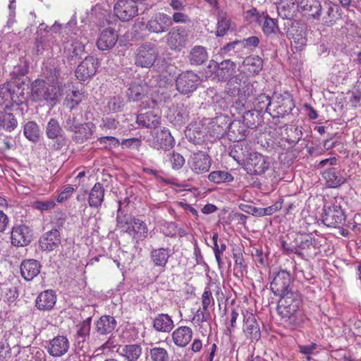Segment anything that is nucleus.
<instances>
[{
    "instance_id": "obj_37",
    "label": "nucleus",
    "mask_w": 361,
    "mask_h": 361,
    "mask_svg": "<svg viewBox=\"0 0 361 361\" xmlns=\"http://www.w3.org/2000/svg\"><path fill=\"white\" fill-rule=\"evenodd\" d=\"M46 135L51 140H64V133L59 121L55 118H51L46 127Z\"/></svg>"
},
{
    "instance_id": "obj_57",
    "label": "nucleus",
    "mask_w": 361,
    "mask_h": 361,
    "mask_svg": "<svg viewBox=\"0 0 361 361\" xmlns=\"http://www.w3.org/2000/svg\"><path fill=\"white\" fill-rule=\"evenodd\" d=\"M161 232L168 237H173L177 235L178 227L173 222H164L160 227Z\"/></svg>"
},
{
    "instance_id": "obj_26",
    "label": "nucleus",
    "mask_w": 361,
    "mask_h": 361,
    "mask_svg": "<svg viewBox=\"0 0 361 361\" xmlns=\"http://www.w3.org/2000/svg\"><path fill=\"white\" fill-rule=\"evenodd\" d=\"M193 332L190 327L182 326L178 327L172 333V340L178 347H185L191 341Z\"/></svg>"
},
{
    "instance_id": "obj_47",
    "label": "nucleus",
    "mask_w": 361,
    "mask_h": 361,
    "mask_svg": "<svg viewBox=\"0 0 361 361\" xmlns=\"http://www.w3.org/2000/svg\"><path fill=\"white\" fill-rule=\"evenodd\" d=\"M322 9L324 11L323 23L327 26L334 25L336 18L334 5L331 2H325Z\"/></svg>"
},
{
    "instance_id": "obj_39",
    "label": "nucleus",
    "mask_w": 361,
    "mask_h": 361,
    "mask_svg": "<svg viewBox=\"0 0 361 361\" xmlns=\"http://www.w3.org/2000/svg\"><path fill=\"white\" fill-rule=\"evenodd\" d=\"M243 66L252 75L258 74L262 69L263 61L257 56H250L244 59Z\"/></svg>"
},
{
    "instance_id": "obj_7",
    "label": "nucleus",
    "mask_w": 361,
    "mask_h": 361,
    "mask_svg": "<svg viewBox=\"0 0 361 361\" xmlns=\"http://www.w3.org/2000/svg\"><path fill=\"white\" fill-rule=\"evenodd\" d=\"M149 90V88L147 83L133 82L128 89L127 96L129 100L133 102L145 99L141 104V106L143 109L154 108L157 105V101L153 98H148Z\"/></svg>"
},
{
    "instance_id": "obj_1",
    "label": "nucleus",
    "mask_w": 361,
    "mask_h": 361,
    "mask_svg": "<svg viewBox=\"0 0 361 361\" xmlns=\"http://www.w3.org/2000/svg\"><path fill=\"white\" fill-rule=\"evenodd\" d=\"M215 71L216 77L220 81H226L230 79L228 85V93L233 96V100L235 108L243 110L248 108L247 98L252 94V88L247 75L240 73L233 77L235 73L236 65L230 59L224 60L220 63L212 62Z\"/></svg>"
},
{
    "instance_id": "obj_31",
    "label": "nucleus",
    "mask_w": 361,
    "mask_h": 361,
    "mask_svg": "<svg viewBox=\"0 0 361 361\" xmlns=\"http://www.w3.org/2000/svg\"><path fill=\"white\" fill-rule=\"evenodd\" d=\"M40 271V265L37 260L28 259L22 262L20 273L26 281H30L38 275Z\"/></svg>"
},
{
    "instance_id": "obj_40",
    "label": "nucleus",
    "mask_w": 361,
    "mask_h": 361,
    "mask_svg": "<svg viewBox=\"0 0 361 361\" xmlns=\"http://www.w3.org/2000/svg\"><path fill=\"white\" fill-rule=\"evenodd\" d=\"M142 347L138 344L124 345L121 348V355L128 361H137L142 355Z\"/></svg>"
},
{
    "instance_id": "obj_34",
    "label": "nucleus",
    "mask_w": 361,
    "mask_h": 361,
    "mask_svg": "<svg viewBox=\"0 0 361 361\" xmlns=\"http://www.w3.org/2000/svg\"><path fill=\"white\" fill-rule=\"evenodd\" d=\"M117 322L114 317L104 315L102 316L96 324L97 331L102 335L111 333L116 328Z\"/></svg>"
},
{
    "instance_id": "obj_9",
    "label": "nucleus",
    "mask_w": 361,
    "mask_h": 361,
    "mask_svg": "<svg viewBox=\"0 0 361 361\" xmlns=\"http://www.w3.org/2000/svg\"><path fill=\"white\" fill-rule=\"evenodd\" d=\"M295 105L290 94H274L272 96V106L269 114L273 118L283 117L289 114Z\"/></svg>"
},
{
    "instance_id": "obj_33",
    "label": "nucleus",
    "mask_w": 361,
    "mask_h": 361,
    "mask_svg": "<svg viewBox=\"0 0 361 361\" xmlns=\"http://www.w3.org/2000/svg\"><path fill=\"white\" fill-rule=\"evenodd\" d=\"M296 10V0H281L277 4L278 15L283 19L292 18Z\"/></svg>"
},
{
    "instance_id": "obj_23",
    "label": "nucleus",
    "mask_w": 361,
    "mask_h": 361,
    "mask_svg": "<svg viewBox=\"0 0 361 361\" xmlns=\"http://www.w3.org/2000/svg\"><path fill=\"white\" fill-rule=\"evenodd\" d=\"M153 110L148 111L145 113H142L137 116V123L139 126L155 130L161 126V116L158 110L152 108Z\"/></svg>"
},
{
    "instance_id": "obj_55",
    "label": "nucleus",
    "mask_w": 361,
    "mask_h": 361,
    "mask_svg": "<svg viewBox=\"0 0 361 361\" xmlns=\"http://www.w3.org/2000/svg\"><path fill=\"white\" fill-rule=\"evenodd\" d=\"M56 206V202L53 199L36 200L32 203V207L41 212L50 211Z\"/></svg>"
},
{
    "instance_id": "obj_38",
    "label": "nucleus",
    "mask_w": 361,
    "mask_h": 361,
    "mask_svg": "<svg viewBox=\"0 0 361 361\" xmlns=\"http://www.w3.org/2000/svg\"><path fill=\"white\" fill-rule=\"evenodd\" d=\"M208 59V53L206 49L202 46L194 47L189 54L190 63L198 66L202 64Z\"/></svg>"
},
{
    "instance_id": "obj_41",
    "label": "nucleus",
    "mask_w": 361,
    "mask_h": 361,
    "mask_svg": "<svg viewBox=\"0 0 361 361\" xmlns=\"http://www.w3.org/2000/svg\"><path fill=\"white\" fill-rule=\"evenodd\" d=\"M288 36L296 50H301L306 45L307 39L302 30L292 29L288 32Z\"/></svg>"
},
{
    "instance_id": "obj_10",
    "label": "nucleus",
    "mask_w": 361,
    "mask_h": 361,
    "mask_svg": "<svg viewBox=\"0 0 361 361\" xmlns=\"http://www.w3.org/2000/svg\"><path fill=\"white\" fill-rule=\"evenodd\" d=\"M187 164L194 173L200 175L209 171L212 159L207 152L198 150L191 153Z\"/></svg>"
},
{
    "instance_id": "obj_25",
    "label": "nucleus",
    "mask_w": 361,
    "mask_h": 361,
    "mask_svg": "<svg viewBox=\"0 0 361 361\" xmlns=\"http://www.w3.org/2000/svg\"><path fill=\"white\" fill-rule=\"evenodd\" d=\"M118 36L116 32L111 28L102 30L97 40V47L101 51L111 49L118 41Z\"/></svg>"
},
{
    "instance_id": "obj_52",
    "label": "nucleus",
    "mask_w": 361,
    "mask_h": 361,
    "mask_svg": "<svg viewBox=\"0 0 361 361\" xmlns=\"http://www.w3.org/2000/svg\"><path fill=\"white\" fill-rule=\"evenodd\" d=\"M82 123L81 121L74 114H71L65 121L64 128L71 132L79 133Z\"/></svg>"
},
{
    "instance_id": "obj_61",
    "label": "nucleus",
    "mask_w": 361,
    "mask_h": 361,
    "mask_svg": "<svg viewBox=\"0 0 361 361\" xmlns=\"http://www.w3.org/2000/svg\"><path fill=\"white\" fill-rule=\"evenodd\" d=\"M13 91H11V85L9 83H4L0 85V97L4 102H12Z\"/></svg>"
},
{
    "instance_id": "obj_30",
    "label": "nucleus",
    "mask_w": 361,
    "mask_h": 361,
    "mask_svg": "<svg viewBox=\"0 0 361 361\" xmlns=\"http://www.w3.org/2000/svg\"><path fill=\"white\" fill-rule=\"evenodd\" d=\"M171 250L169 247L152 248L150 251V258L155 267L164 268L168 263Z\"/></svg>"
},
{
    "instance_id": "obj_28",
    "label": "nucleus",
    "mask_w": 361,
    "mask_h": 361,
    "mask_svg": "<svg viewBox=\"0 0 361 361\" xmlns=\"http://www.w3.org/2000/svg\"><path fill=\"white\" fill-rule=\"evenodd\" d=\"M154 329L158 332L169 333L174 327L173 321L168 314H158L152 322Z\"/></svg>"
},
{
    "instance_id": "obj_17",
    "label": "nucleus",
    "mask_w": 361,
    "mask_h": 361,
    "mask_svg": "<svg viewBox=\"0 0 361 361\" xmlns=\"http://www.w3.org/2000/svg\"><path fill=\"white\" fill-rule=\"evenodd\" d=\"M319 250L317 240L312 236H306L298 244V247L291 249V252L301 258L314 257Z\"/></svg>"
},
{
    "instance_id": "obj_6",
    "label": "nucleus",
    "mask_w": 361,
    "mask_h": 361,
    "mask_svg": "<svg viewBox=\"0 0 361 361\" xmlns=\"http://www.w3.org/2000/svg\"><path fill=\"white\" fill-rule=\"evenodd\" d=\"M345 214L341 206L335 202L325 204L323 208L322 221L328 227H339L345 221Z\"/></svg>"
},
{
    "instance_id": "obj_46",
    "label": "nucleus",
    "mask_w": 361,
    "mask_h": 361,
    "mask_svg": "<svg viewBox=\"0 0 361 361\" xmlns=\"http://www.w3.org/2000/svg\"><path fill=\"white\" fill-rule=\"evenodd\" d=\"M254 106L256 111L259 112L265 111L269 114L272 106V98L266 94H260L255 99Z\"/></svg>"
},
{
    "instance_id": "obj_35",
    "label": "nucleus",
    "mask_w": 361,
    "mask_h": 361,
    "mask_svg": "<svg viewBox=\"0 0 361 361\" xmlns=\"http://www.w3.org/2000/svg\"><path fill=\"white\" fill-rule=\"evenodd\" d=\"M300 7L313 18H319L321 16L322 6L319 0H302Z\"/></svg>"
},
{
    "instance_id": "obj_53",
    "label": "nucleus",
    "mask_w": 361,
    "mask_h": 361,
    "mask_svg": "<svg viewBox=\"0 0 361 361\" xmlns=\"http://www.w3.org/2000/svg\"><path fill=\"white\" fill-rule=\"evenodd\" d=\"M68 51L69 58L73 59L75 56L81 55L85 51L84 42L78 39H75L70 45V47L66 48Z\"/></svg>"
},
{
    "instance_id": "obj_19",
    "label": "nucleus",
    "mask_w": 361,
    "mask_h": 361,
    "mask_svg": "<svg viewBox=\"0 0 361 361\" xmlns=\"http://www.w3.org/2000/svg\"><path fill=\"white\" fill-rule=\"evenodd\" d=\"M166 38V44L171 49L180 51L186 44L188 33L183 27H176L168 32Z\"/></svg>"
},
{
    "instance_id": "obj_49",
    "label": "nucleus",
    "mask_w": 361,
    "mask_h": 361,
    "mask_svg": "<svg viewBox=\"0 0 361 361\" xmlns=\"http://www.w3.org/2000/svg\"><path fill=\"white\" fill-rule=\"evenodd\" d=\"M266 13V12L260 13L257 8H252L245 11V19L250 24L261 25Z\"/></svg>"
},
{
    "instance_id": "obj_11",
    "label": "nucleus",
    "mask_w": 361,
    "mask_h": 361,
    "mask_svg": "<svg viewBox=\"0 0 361 361\" xmlns=\"http://www.w3.org/2000/svg\"><path fill=\"white\" fill-rule=\"evenodd\" d=\"M291 276L288 271L281 269L273 274V279L270 283V289L275 295H283L291 293L289 288Z\"/></svg>"
},
{
    "instance_id": "obj_48",
    "label": "nucleus",
    "mask_w": 361,
    "mask_h": 361,
    "mask_svg": "<svg viewBox=\"0 0 361 361\" xmlns=\"http://www.w3.org/2000/svg\"><path fill=\"white\" fill-rule=\"evenodd\" d=\"M84 94L78 90H73L66 94L64 100L65 105L71 109L76 107L83 99Z\"/></svg>"
},
{
    "instance_id": "obj_59",
    "label": "nucleus",
    "mask_w": 361,
    "mask_h": 361,
    "mask_svg": "<svg viewBox=\"0 0 361 361\" xmlns=\"http://www.w3.org/2000/svg\"><path fill=\"white\" fill-rule=\"evenodd\" d=\"M27 73V66L25 61L15 66L11 73V76L13 80L20 79L21 77L25 75Z\"/></svg>"
},
{
    "instance_id": "obj_54",
    "label": "nucleus",
    "mask_w": 361,
    "mask_h": 361,
    "mask_svg": "<svg viewBox=\"0 0 361 361\" xmlns=\"http://www.w3.org/2000/svg\"><path fill=\"white\" fill-rule=\"evenodd\" d=\"M211 319V315L209 310H204L203 309H199L195 312L192 321L194 323L202 328L204 322H209Z\"/></svg>"
},
{
    "instance_id": "obj_8",
    "label": "nucleus",
    "mask_w": 361,
    "mask_h": 361,
    "mask_svg": "<svg viewBox=\"0 0 361 361\" xmlns=\"http://www.w3.org/2000/svg\"><path fill=\"white\" fill-rule=\"evenodd\" d=\"M158 56L159 51L157 45L151 42H145L137 49L135 64L142 68H149L153 66Z\"/></svg>"
},
{
    "instance_id": "obj_12",
    "label": "nucleus",
    "mask_w": 361,
    "mask_h": 361,
    "mask_svg": "<svg viewBox=\"0 0 361 361\" xmlns=\"http://www.w3.org/2000/svg\"><path fill=\"white\" fill-rule=\"evenodd\" d=\"M200 81V77L194 72H183L178 75L176 79V89L181 94H189L197 89Z\"/></svg>"
},
{
    "instance_id": "obj_64",
    "label": "nucleus",
    "mask_w": 361,
    "mask_h": 361,
    "mask_svg": "<svg viewBox=\"0 0 361 361\" xmlns=\"http://www.w3.org/2000/svg\"><path fill=\"white\" fill-rule=\"evenodd\" d=\"M118 126V121L114 118L106 117L102 119L99 127L103 130H114Z\"/></svg>"
},
{
    "instance_id": "obj_43",
    "label": "nucleus",
    "mask_w": 361,
    "mask_h": 361,
    "mask_svg": "<svg viewBox=\"0 0 361 361\" xmlns=\"http://www.w3.org/2000/svg\"><path fill=\"white\" fill-rule=\"evenodd\" d=\"M262 24V32L268 37L276 35L279 32L277 21L269 17L267 13L264 16V19H263Z\"/></svg>"
},
{
    "instance_id": "obj_13",
    "label": "nucleus",
    "mask_w": 361,
    "mask_h": 361,
    "mask_svg": "<svg viewBox=\"0 0 361 361\" xmlns=\"http://www.w3.org/2000/svg\"><path fill=\"white\" fill-rule=\"evenodd\" d=\"M171 25V17L164 13H157L147 20L145 29L150 32L159 34L166 32Z\"/></svg>"
},
{
    "instance_id": "obj_24",
    "label": "nucleus",
    "mask_w": 361,
    "mask_h": 361,
    "mask_svg": "<svg viewBox=\"0 0 361 361\" xmlns=\"http://www.w3.org/2000/svg\"><path fill=\"white\" fill-rule=\"evenodd\" d=\"M60 232L57 229H52L44 233L39 238V247L43 251L51 252L56 249L61 244Z\"/></svg>"
},
{
    "instance_id": "obj_20",
    "label": "nucleus",
    "mask_w": 361,
    "mask_h": 361,
    "mask_svg": "<svg viewBox=\"0 0 361 361\" xmlns=\"http://www.w3.org/2000/svg\"><path fill=\"white\" fill-rule=\"evenodd\" d=\"M98 60L94 56H87L78 66L75 75L80 81H85L93 76L98 68Z\"/></svg>"
},
{
    "instance_id": "obj_45",
    "label": "nucleus",
    "mask_w": 361,
    "mask_h": 361,
    "mask_svg": "<svg viewBox=\"0 0 361 361\" xmlns=\"http://www.w3.org/2000/svg\"><path fill=\"white\" fill-rule=\"evenodd\" d=\"M150 361H169L170 355L169 351L159 346L152 347L149 352Z\"/></svg>"
},
{
    "instance_id": "obj_5",
    "label": "nucleus",
    "mask_w": 361,
    "mask_h": 361,
    "mask_svg": "<svg viewBox=\"0 0 361 361\" xmlns=\"http://www.w3.org/2000/svg\"><path fill=\"white\" fill-rule=\"evenodd\" d=\"M235 159L238 162H245L246 169L251 174L261 175L270 166L269 158L255 152L250 153L246 158H245V156H238V158H235Z\"/></svg>"
},
{
    "instance_id": "obj_62",
    "label": "nucleus",
    "mask_w": 361,
    "mask_h": 361,
    "mask_svg": "<svg viewBox=\"0 0 361 361\" xmlns=\"http://www.w3.org/2000/svg\"><path fill=\"white\" fill-rule=\"evenodd\" d=\"M214 303L212 291L209 287H206L202 295V305L204 310H207L211 302Z\"/></svg>"
},
{
    "instance_id": "obj_63",
    "label": "nucleus",
    "mask_w": 361,
    "mask_h": 361,
    "mask_svg": "<svg viewBox=\"0 0 361 361\" xmlns=\"http://www.w3.org/2000/svg\"><path fill=\"white\" fill-rule=\"evenodd\" d=\"M109 109L116 112L121 111L123 107V100L121 97H114L111 98L107 103Z\"/></svg>"
},
{
    "instance_id": "obj_4",
    "label": "nucleus",
    "mask_w": 361,
    "mask_h": 361,
    "mask_svg": "<svg viewBox=\"0 0 361 361\" xmlns=\"http://www.w3.org/2000/svg\"><path fill=\"white\" fill-rule=\"evenodd\" d=\"M146 142L150 147L164 152L172 149L176 143L170 130L166 127H159L150 130V134L147 137Z\"/></svg>"
},
{
    "instance_id": "obj_42",
    "label": "nucleus",
    "mask_w": 361,
    "mask_h": 361,
    "mask_svg": "<svg viewBox=\"0 0 361 361\" xmlns=\"http://www.w3.org/2000/svg\"><path fill=\"white\" fill-rule=\"evenodd\" d=\"M208 179L214 183L221 184L232 182L233 180V177L227 171L217 170L211 172L208 175Z\"/></svg>"
},
{
    "instance_id": "obj_18",
    "label": "nucleus",
    "mask_w": 361,
    "mask_h": 361,
    "mask_svg": "<svg viewBox=\"0 0 361 361\" xmlns=\"http://www.w3.org/2000/svg\"><path fill=\"white\" fill-rule=\"evenodd\" d=\"M114 11L121 20L128 21L137 15L138 8L134 0H118Z\"/></svg>"
},
{
    "instance_id": "obj_2",
    "label": "nucleus",
    "mask_w": 361,
    "mask_h": 361,
    "mask_svg": "<svg viewBox=\"0 0 361 361\" xmlns=\"http://www.w3.org/2000/svg\"><path fill=\"white\" fill-rule=\"evenodd\" d=\"M60 73L57 68L51 69L46 80L37 79L31 84L30 98L35 102H47L56 104L61 93Z\"/></svg>"
},
{
    "instance_id": "obj_29",
    "label": "nucleus",
    "mask_w": 361,
    "mask_h": 361,
    "mask_svg": "<svg viewBox=\"0 0 361 361\" xmlns=\"http://www.w3.org/2000/svg\"><path fill=\"white\" fill-rule=\"evenodd\" d=\"M104 188L100 183H96L88 195V204L90 207L99 208L104 200Z\"/></svg>"
},
{
    "instance_id": "obj_36",
    "label": "nucleus",
    "mask_w": 361,
    "mask_h": 361,
    "mask_svg": "<svg viewBox=\"0 0 361 361\" xmlns=\"http://www.w3.org/2000/svg\"><path fill=\"white\" fill-rule=\"evenodd\" d=\"M323 178L326 180L329 188H336L346 181V178L336 173L334 168H331L323 173Z\"/></svg>"
},
{
    "instance_id": "obj_32",
    "label": "nucleus",
    "mask_w": 361,
    "mask_h": 361,
    "mask_svg": "<svg viewBox=\"0 0 361 361\" xmlns=\"http://www.w3.org/2000/svg\"><path fill=\"white\" fill-rule=\"evenodd\" d=\"M169 115L170 121L174 125H181L185 123L188 120L189 111L188 107L183 104H178L170 111Z\"/></svg>"
},
{
    "instance_id": "obj_16",
    "label": "nucleus",
    "mask_w": 361,
    "mask_h": 361,
    "mask_svg": "<svg viewBox=\"0 0 361 361\" xmlns=\"http://www.w3.org/2000/svg\"><path fill=\"white\" fill-rule=\"evenodd\" d=\"M243 332L247 339L257 341L261 338L259 325L253 313L245 310L243 312Z\"/></svg>"
},
{
    "instance_id": "obj_22",
    "label": "nucleus",
    "mask_w": 361,
    "mask_h": 361,
    "mask_svg": "<svg viewBox=\"0 0 361 361\" xmlns=\"http://www.w3.org/2000/svg\"><path fill=\"white\" fill-rule=\"evenodd\" d=\"M11 243L14 246H26L32 239V231L25 225L14 226L11 231Z\"/></svg>"
},
{
    "instance_id": "obj_58",
    "label": "nucleus",
    "mask_w": 361,
    "mask_h": 361,
    "mask_svg": "<svg viewBox=\"0 0 361 361\" xmlns=\"http://www.w3.org/2000/svg\"><path fill=\"white\" fill-rule=\"evenodd\" d=\"M169 156V160L173 169L178 170L181 169L185 162V158L179 153L173 152Z\"/></svg>"
},
{
    "instance_id": "obj_56",
    "label": "nucleus",
    "mask_w": 361,
    "mask_h": 361,
    "mask_svg": "<svg viewBox=\"0 0 361 361\" xmlns=\"http://www.w3.org/2000/svg\"><path fill=\"white\" fill-rule=\"evenodd\" d=\"M91 322L92 318L88 317L77 326V335L83 340L90 335Z\"/></svg>"
},
{
    "instance_id": "obj_14",
    "label": "nucleus",
    "mask_w": 361,
    "mask_h": 361,
    "mask_svg": "<svg viewBox=\"0 0 361 361\" xmlns=\"http://www.w3.org/2000/svg\"><path fill=\"white\" fill-rule=\"evenodd\" d=\"M281 297L277 307L278 313L283 318L289 319L298 312L300 300L295 298L293 293Z\"/></svg>"
},
{
    "instance_id": "obj_50",
    "label": "nucleus",
    "mask_w": 361,
    "mask_h": 361,
    "mask_svg": "<svg viewBox=\"0 0 361 361\" xmlns=\"http://www.w3.org/2000/svg\"><path fill=\"white\" fill-rule=\"evenodd\" d=\"M228 132L237 135L236 139L240 140L246 135L247 128L240 120H231Z\"/></svg>"
},
{
    "instance_id": "obj_21",
    "label": "nucleus",
    "mask_w": 361,
    "mask_h": 361,
    "mask_svg": "<svg viewBox=\"0 0 361 361\" xmlns=\"http://www.w3.org/2000/svg\"><path fill=\"white\" fill-rule=\"evenodd\" d=\"M70 343L66 336L58 335L51 339L46 346L48 353L52 357H61L69 349Z\"/></svg>"
},
{
    "instance_id": "obj_3",
    "label": "nucleus",
    "mask_w": 361,
    "mask_h": 361,
    "mask_svg": "<svg viewBox=\"0 0 361 361\" xmlns=\"http://www.w3.org/2000/svg\"><path fill=\"white\" fill-rule=\"evenodd\" d=\"M117 226L121 231L128 234L136 242L142 241L148 235L147 224L142 220L123 216H117Z\"/></svg>"
},
{
    "instance_id": "obj_15",
    "label": "nucleus",
    "mask_w": 361,
    "mask_h": 361,
    "mask_svg": "<svg viewBox=\"0 0 361 361\" xmlns=\"http://www.w3.org/2000/svg\"><path fill=\"white\" fill-rule=\"evenodd\" d=\"M231 124V118L228 116L221 114L212 118L207 126L209 135L216 139L222 137L228 132Z\"/></svg>"
},
{
    "instance_id": "obj_44",
    "label": "nucleus",
    "mask_w": 361,
    "mask_h": 361,
    "mask_svg": "<svg viewBox=\"0 0 361 361\" xmlns=\"http://www.w3.org/2000/svg\"><path fill=\"white\" fill-rule=\"evenodd\" d=\"M231 27V19L224 11H220L218 14V21L216 26V35L224 36Z\"/></svg>"
},
{
    "instance_id": "obj_60",
    "label": "nucleus",
    "mask_w": 361,
    "mask_h": 361,
    "mask_svg": "<svg viewBox=\"0 0 361 361\" xmlns=\"http://www.w3.org/2000/svg\"><path fill=\"white\" fill-rule=\"evenodd\" d=\"M4 123H2V126L4 128L8 131H11L16 128L17 126V120L15 118L14 116L11 113L4 112Z\"/></svg>"
},
{
    "instance_id": "obj_51",
    "label": "nucleus",
    "mask_w": 361,
    "mask_h": 361,
    "mask_svg": "<svg viewBox=\"0 0 361 361\" xmlns=\"http://www.w3.org/2000/svg\"><path fill=\"white\" fill-rule=\"evenodd\" d=\"M24 135L30 141L36 142L39 137V130L34 121L27 122L24 127Z\"/></svg>"
},
{
    "instance_id": "obj_27",
    "label": "nucleus",
    "mask_w": 361,
    "mask_h": 361,
    "mask_svg": "<svg viewBox=\"0 0 361 361\" xmlns=\"http://www.w3.org/2000/svg\"><path fill=\"white\" fill-rule=\"evenodd\" d=\"M56 302V295L52 290H47L40 293L36 299V307L40 310H51Z\"/></svg>"
}]
</instances>
